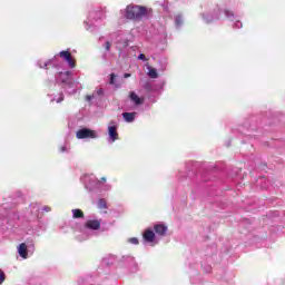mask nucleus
Returning <instances> with one entry per match:
<instances>
[{
	"instance_id": "nucleus-1",
	"label": "nucleus",
	"mask_w": 285,
	"mask_h": 285,
	"mask_svg": "<svg viewBox=\"0 0 285 285\" xmlns=\"http://www.w3.org/2000/svg\"><path fill=\"white\" fill-rule=\"evenodd\" d=\"M147 12L148 9H146V7L129 4L126 8V19L139 21L146 17Z\"/></svg>"
},
{
	"instance_id": "nucleus-2",
	"label": "nucleus",
	"mask_w": 285,
	"mask_h": 285,
	"mask_svg": "<svg viewBox=\"0 0 285 285\" xmlns=\"http://www.w3.org/2000/svg\"><path fill=\"white\" fill-rule=\"evenodd\" d=\"M77 139H97V131L88 128H82L76 132Z\"/></svg>"
},
{
	"instance_id": "nucleus-3",
	"label": "nucleus",
	"mask_w": 285,
	"mask_h": 285,
	"mask_svg": "<svg viewBox=\"0 0 285 285\" xmlns=\"http://www.w3.org/2000/svg\"><path fill=\"white\" fill-rule=\"evenodd\" d=\"M59 57L67 61L70 68H75L77 66V60L72 58V53H70V51H60Z\"/></svg>"
},
{
	"instance_id": "nucleus-4",
	"label": "nucleus",
	"mask_w": 285,
	"mask_h": 285,
	"mask_svg": "<svg viewBox=\"0 0 285 285\" xmlns=\"http://www.w3.org/2000/svg\"><path fill=\"white\" fill-rule=\"evenodd\" d=\"M154 230L156 235H159V237H166V234L168 233V226L165 224H156L154 226Z\"/></svg>"
},
{
	"instance_id": "nucleus-5",
	"label": "nucleus",
	"mask_w": 285,
	"mask_h": 285,
	"mask_svg": "<svg viewBox=\"0 0 285 285\" xmlns=\"http://www.w3.org/2000/svg\"><path fill=\"white\" fill-rule=\"evenodd\" d=\"M85 226L89 230H99V228H101V222L97 219H90L86 222Z\"/></svg>"
},
{
	"instance_id": "nucleus-6",
	"label": "nucleus",
	"mask_w": 285,
	"mask_h": 285,
	"mask_svg": "<svg viewBox=\"0 0 285 285\" xmlns=\"http://www.w3.org/2000/svg\"><path fill=\"white\" fill-rule=\"evenodd\" d=\"M142 238L148 243L153 244L155 242V232L153 229H146L142 234Z\"/></svg>"
},
{
	"instance_id": "nucleus-7",
	"label": "nucleus",
	"mask_w": 285,
	"mask_h": 285,
	"mask_svg": "<svg viewBox=\"0 0 285 285\" xmlns=\"http://www.w3.org/2000/svg\"><path fill=\"white\" fill-rule=\"evenodd\" d=\"M108 135H109V139H111L112 141H117V139H119V132H117V126H109Z\"/></svg>"
},
{
	"instance_id": "nucleus-8",
	"label": "nucleus",
	"mask_w": 285,
	"mask_h": 285,
	"mask_svg": "<svg viewBox=\"0 0 285 285\" xmlns=\"http://www.w3.org/2000/svg\"><path fill=\"white\" fill-rule=\"evenodd\" d=\"M18 254L22 259H28V245L26 243H22L18 246Z\"/></svg>"
},
{
	"instance_id": "nucleus-9",
	"label": "nucleus",
	"mask_w": 285,
	"mask_h": 285,
	"mask_svg": "<svg viewBox=\"0 0 285 285\" xmlns=\"http://www.w3.org/2000/svg\"><path fill=\"white\" fill-rule=\"evenodd\" d=\"M129 99L136 105L141 106L144 104V98H140L135 91L129 94Z\"/></svg>"
},
{
	"instance_id": "nucleus-10",
	"label": "nucleus",
	"mask_w": 285,
	"mask_h": 285,
	"mask_svg": "<svg viewBox=\"0 0 285 285\" xmlns=\"http://www.w3.org/2000/svg\"><path fill=\"white\" fill-rule=\"evenodd\" d=\"M135 117H137V112H124L122 118L127 124H132L135 121Z\"/></svg>"
},
{
	"instance_id": "nucleus-11",
	"label": "nucleus",
	"mask_w": 285,
	"mask_h": 285,
	"mask_svg": "<svg viewBox=\"0 0 285 285\" xmlns=\"http://www.w3.org/2000/svg\"><path fill=\"white\" fill-rule=\"evenodd\" d=\"M147 70H148V77H150V79H157L159 77V73L155 68L148 66Z\"/></svg>"
},
{
	"instance_id": "nucleus-12",
	"label": "nucleus",
	"mask_w": 285,
	"mask_h": 285,
	"mask_svg": "<svg viewBox=\"0 0 285 285\" xmlns=\"http://www.w3.org/2000/svg\"><path fill=\"white\" fill-rule=\"evenodd\" d=\"M73 219H83V210L81 209H72Z\"/></svg>"
},
{
	"instance_id": "nucleus-13",
	"label": "nucleus",
	"mask_w": 285,
	"mask_h": 285,
	"mask_svg": "<svg viewBox=\"0 0 285 285\" xmlns=\"http://www.w3.org/2000/svg\"><path fill=\"white\" fill-rule=\"evenodd\" d=\"M98 208H100L101 210L108 208L106 199H99L98 200Z\"/></svg>"
},
{
	"instance_id": "nucleus-14",
	"label": "nucleus",
	"mask_w": 285,
	"mask_h": 285,
	"mask_svg": "<svg viewBox=\"0 0 285 285\" xmlns=\"http://www.w3.org/2000/svg\"><path fill=\"white\" fill-rule=\"evenodd\" d=\"M109 77H110L109 78V85L115 86V80L117 79V75L110 73Z\"/></svg>"
},
{
	"instance_id": "nucleus-15",
	"label": "nucleus",
	"mask_w": 285,
	"mask_h": 285,
	"mask_svg": "<svg viewBox=\"0 0 285 285\" xmlns=\"http://www.w3.org/2000/svg\"><path fill=\"white\" fill-rule=\"evenodd\" d=\"M3 282H6V273L0 269V285L3 284Z\"/></svg>"
},
{
	"instance_id": "nucleus-16",
	"label": "nucleus",
	"mask_w": 285,
	"mask_h": 285,
	"mask_svg": "<svg viewBox=\"0 0 285 285\" xmlns=\"http://www.w3.org/2000/svg\"><path fill=\"white\" fill-rule=\"evenodd\" d=\"M129 244L137 245V244H139V239L137 237H131V238H129Z\"/></svg>"
},
{
	"instance_id": "nucleus-17",
	"label": "nucleus",
	"mask_w": 285,
	"mask_h": 285,
	"mask_svg": "<svg viewBox=\"0 0 285 285\" xmlns=\"http://www.w3.org/2000/svg\"><path fill=\"white\" fill-rule=\"evenodd\" d=\"M138 59H140V61H148V59L146 58V55H144V53H140L138 56Z\"/></svg>"
},
{
	"instance_id": "nucleus-18",
	"label": "nucleus",
	"mask_w": 285,
	"mask_h": 285,
	"mask_svg": "<svg viewBox=\"0 0 285 285\" xmlns=\"http://www.w3.org/2000/svg\"><path fill=\"white\" fill-rule=\"evenodd\" d=\"M176 26H181V17L180 16H178L176 18Z\"/></svg>"
},
{
	"instance_id": "nucleus-19",
	"label": "nucleus",
	"mask_w": 285,
	"mask_h": 285,
	"mask_svg": "<svg viewBox=\"0 0 285 285\" xmlns=\"http://www.w3.org/2000/svg\"><path fill=\"white\" fill-rule=\"evenodd\" d=\"M63 99H65L63 94H60L59 98L57 99V104H61Z\"/></svg>"
},
{
	"instance_id": "nucleus-20",
	"label": "nucleus",
	"mask_w": 285,
	"mask_h": 285,
	"mask_svg": "<svg viewBox=\"0 0 285 285\" xmlns=\"http://www.w3.org/2000/svg\"><path fill=\"white\" fill-rule=\"evenodd\" d=\"M92 99H95V96H92V95H87L86 96L87 101H92Z\"/></svg>"
},
{
	"instance_id": "nucleus-21",
	"label": "nucleus",
	"mask_w": 285,
	"mask_h": 285,
	"mask_svg": "<svg viewBox=\"0 0 285 285\" xmlns=\"http://www.w3.org/2000/svg\"><path fill=\"white\" fill-rule=\"evenodd\" d=\"M110 48H111V43H110V41H107L106 42V50H107V52L110 50Z\"/></svg>"
},
{
	"instance_id": "nucleus-22",
	"label": "nucleus",
	"mask_w": 285,
	"mask_h": 285,
	"mask_svg": "<svg viewBox=\"0 0 285 285\" xmlns=\"http://www.w3.org/2000/svg\"><path fill=\"white\" fill-rule=\"evenodd\" d=\"M43 210H45V213H50V210H52V208L50 206H45Z\"/></svg>"
},
{
	"instance_id": "nucleus-23",
	"label": "nucleus",
	"mask_w": 285,
	"mask_h": 285,
	"mask_svg": "<svg viewBox=\"0 0 285 285\" xmlns=\"http://www.w3.org/2000/svg\"><path fill=\"white\" fill-rule=\"evenodd\" d=\"M66 150H67V149H66V146H61V147H60V153H66Z\"/></svg>"
},
{
	"instance_id": "nucleus-24",
	"label": "nucleus",
	"mask_w": 285,
	"mask_h": 285,
	"mask_svg": "<svg viewBox=\"0 0 285 285\" xmlns=\"http://www.w3.org/2000/svg\"><path fill=\"white\" fill-rule=\"evenodd\" d=\"M97 95H104V89H98Z\"/></svg>"
},
{
	"instance_id": "nucleus-25",
	"label": "nucleus",
	"mask_w": 285,
	"mask_h": 285,
	"mask_svg": "<svg viewBox=\"0 0 285 285\" xmlns=\"http://www.w3.org/2000/svg\"><path fill=\"white\" fill-rule=\"evenodd\" d=\"M129 77H130V73H125V75H124V78H125V79H129Z\"/></svg>"
},
{
	"instance_id": "nucleus-26",
	"label": "nucleus",
	"mask_w": 285,
	"mask_h": 285,
	"mask_svg": "<svg viewBox=\"0 0 285 285\" xmlns=\"http://www.w3.org/2000/svg\"><path fill=\"white\" fill-rule=\"evenodd\" d=\"M227 17H233V13H229L228 11H225Z\"/></svg>"
},
{
	"instance_id": "nucleus-27",
	"label": "nucleus",
	"mask_w": 285,
	"mask_h": 285,
	"mask_svg": "<svg viewBox=\"0 0 285 285\" xmlns=\"http://www.w3.org/2000/svg\"><path fill=\"white\" fill-rule=\"evenodd\" d=\"M100 181H106V177L100 178Z\"/></svg>"
}]
</instances>
